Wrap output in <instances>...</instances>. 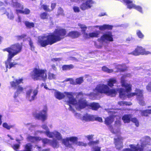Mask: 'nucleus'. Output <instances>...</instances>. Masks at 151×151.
Here are the masks:
<instances>
[{
	"label": "nucleus",
	"instance_id": "f257e3e1",
	"mask_svg": "<svg viewBox=\"0 0 151 151\" xmlns=\"http://www.w3.org/2000/svg\"><path fill=\"white\" fill-rule=\"evenodd\" d=\"M68 98V102L74 105V106L78 109H80L85 108L86 106L88 107L93 110H96L99 109L100 106L99 104L93 102L89 104L83 98V93L81 92L79 93L76 95V99H81L77 102L76 98L73 97V93H66Z\"/></svg>",
	"mask_w": 151,
	"mask_h": 151
},
{
	"label": "nucleus",
	"instance_id": "f03ea898",
	"mask_svg": "<svg viewBox=\"0 0 151 151\" xmlns=\"http://www.w3.org/2000/svg\"><path fill=\"white\" fill-rule=\"evenodd\" d=\"M66 31L64 29H56L54 32L48 36H40L38 37V43L44 47L60 40L64 37Z\"/></svg>",
	"mask_w": 151,
	"mask_h": 151
},
{
	"label": "nucleus",
	"instance_id": "7ed1b4c3",
	"mask_svg": "<svg viewBox=\"0 0 151 151\" xmlns=\"http://www.w3.org/2000/svg\"><path fill=\"white\" fill-rule=\"evenodd\" d=\"M130 76L131 74L130 73H127L123 75L121 78V83L122 86L124 87L126 90L122 88L116 89L117 91H119L120 97L122 99H125L127 96L128 98H130L136 95L135 92L129 93H128V92L131 90L132 86L131 85L126 83L125 79L126 77H129Z\"/></svg>",
	"mask_w": 151,
	"mask_h": 151
},
{
	"label": "nucleus",
	"instance_id": "20e7f679",
	"mask_svg": "<svg viewBox=\"0 0 151 151\" xmlns=\"http://www.w3.org/2000/svg\"><path fill=\"white\" fill-rule=\"evenodd\" d=\"M99 93H104L113 96L115 95L116 91L115 89H110L107 85L100 84L97 86L94 90L93 93H91L90 96H94Z\"/></svg>",
	"mask_w": 151,
	"mask_h": 151
},
{
	"label": "nucleus",
	"instance_id": "39448f33",
	"mask_svg": "<svg viewBox=\"0 0 151 151\" xmlns=\"http://www.w3.org/2000/svg\"><path fill=\"white\" fill-rule=\"evenodd\" d=\"M151 138L148 136H146L142 138L140 140L141 146L140 147L139 144H137L136 146L134 145H130V148H127L124 149L122 151H145V147L148 145L150 144Z\"/></svg>",
	"mask_w": 151,
	"mask_h": 151
},
{
	"label": "nucleus",
	"instance_id": "423d86ee",
	"mask_svg": "<svg viewBox=\"0 0 151 151\" xmlns=\"http://www.w3.org/2000/svg\"><path fill=\"white\" fill-rule=\"evenodd\" d=\"M21 45L18 43H17L12 45L8 47L3 49V51L4 52L6 51L9 53L8 59H10L19 53L21 51Z\"/></svg>",
	"mask_w": 151,
	"mask_h": 151
},
{
	"label": "nucleus",
	"instance_id": "0eeeda50",
	"mask_svg": "<svg viewBox=\"0 0 151 151\" xmlns=\"http://www.w3.org/2000/svg\"><path fill=\"white\" fill-rule=\"evenodd\" d=\"M47 70L40 69H35L32 74V78L35 80L39 79L45 80L47 77Z\"/></svg>",
	"mask_w": 151,
	"mask_h": 151
},
{
	"label": "nucleus",
	"instance_id": "6e6552de",
	"mask_svg": "<svg viewBox=\"0 0 151 151\" xmlns=\"http://www.w3.org/2000/svg\"><path fill=\"white\" fill-rule=\"evenodd\" d=\"M23 79L20 78L17 79L15 81L10 82V84L12 87L16 89V91L14 93V98L15 99L18 95L21 93L23 91L24 88L19 84L22 83Z\"/></svg>",
	"mask_w": 151,
	"mask_h": 151
},
{
	"label": "nucleus",
	"instance_id": "1a4fd4ad",
	"mask_svg": "<svg viewBox=\"0 0 151 151\" xmlns=\"http://www.w3.org/2000/svg\"><path fill=\"white\" fill-rule=\"evenodd\" d=\"M110 113V114L111 115H110L109 117H108L105 119V124L107 125H109V128L110 130L113 133L116 134L119 131V130L118 129V130H114L113 128V127L110 125L114 120V118L115 116H116V115H114L115 114V112L114 111V110L111 109L110 110L109 112Z\"/></svg>",
	"mask_w": 151,
	"mask_h": 151
},
{
	"label": "nucleus",
	"instance_id": "9d476101",
	"mask_svg": "<svg viewBox=\"0 0 151 151\" xmlns=\"http://www.w3.org/2000/svg\"><path fill=\"white\" fill-rule=\"evenodd\" d=\"M73 93V96L74 98H75L74 97V93L72 92H64V93H61L59 91H55V92L54 95L55 97L56 98L59 99H61L65 97V96H66V101L67 102L68 104L69 105V107L70 108V110L71 111H73V110L71 108V106H70V105L71 104L73 105L74 106V105L71 104H70L68 102V97L66 93Z\"/></svg>",
	"mask_w": 151,
	"mask_h": 151
},
{
	"label": "nucleus",
	"instance_id": "9b49d317",
	"mask_svg": "<svg viewBox=\"0 0 151 151\" xmlns=\"http://www.w3.org/2000/svg\"><path fill=\"white\" fill-rule=\"evenodd\" d=\"M38 92L37 89H33L30 88L28 90L26 93V98L30 101L35 99Z\"/></svg>",
	"mask_w": 151,
	"mask_h": 151
},
{
	"label": "nucleus",
	"instance_id": "f8f14e48",
	"mask_svg": "<svg viewBox=\"0 0 151 151\" xmlns=\"http://www.w3.org/2000/svg\"><path fill=\"white\" fill-rule=\"evenodd\" d=\"M137 99L139 104L142 106L145 105L143 96V91L139 89H136L135 91Z\"/></svg>",
	"mask_w": 151,
	"mask_h": 151
},
{
	"label": "nucleus",
	"instance_id": "ddd939ff",
	"mask_svg": "<svg viewBox=\"0 0 151 151\" xmlns=\"http://www.w3.org/2000/svg\"><path fill=\"white\" fill-rule=\"evenodd\" d=\"M47 107L44 106L43 109L40 113L36 114L35 116L36 118L44 121L47 118Z\"/></svg>",
	"mask_w": 151,
	"mask_h": 151
},
{
	"label": "nucleus",
	"instance_id": "4468645a",
	"mask_svg": "<svg viewBox=\"0 0 151 151\" xmlns=\"http://www.w3.org/2000/svg\"><path fill=\"white\" fill-rule=\"evenodd\" d=\"M113 36L111 32H107L104 34L100 38L98 39V41L100 43L106 42L107 41H113Z\"/></svg>",
	"mask_w": 151,
	"mask_h": 151
},
{
	"label": "nucleus",
	"instance_id": "2eb2a0df",
	"mask_svg": "<svg viewBox=\"0 0 151 151\" xmlns=\"http://www.w3.org/2000/svg\"><path fill=\"white\" fill-rule=\"evenodd\" d=\"M78 140V138L75 137H66L65 139L62 140V143L66 147L68 148L72 147V145L70 143L69 141L74 143L77 141Z\"/></svg>",
	"mask_w": 151,
	"mask_h": 151
},
{
	"label": "nucleus",
	"instance_id": "dca6fc26",
	"mask_svg": "<svg viewBox=\"0 0 151 151\" xmlns=\"http://www.w3.org/2000/svg\"><path fill=\"white\" fill-rule=\"evenodd\" d=\"M41 140H42V142L44 144H50L54 147L58 148L59 147V142L55 139L51 140L47 138H41Z\"/></svg>",
	"mask_w": 151,
	"mask_h": 151
},
{
	"label": "nucleus",
	"instance_id": "f3484780",
	"mask_svg": "<svg viewBox=\"0 0 151 151\" xmlns=\"http://www.w3.org/2000/svg\"><path fill=\"white\" fill-rule=\"evenodd\" d=\"M123 138L120 136L115 137L114 138V142L117 149L120 150L123 147Z\"/></svg>",
	"mask_w": 151,
	"mask_h": 151
},
{
	"label": "nucleus",
	"instance_id": "a211bd4d",
	"mask_svg": "<svg viewBox=\"0 0 151 151\" xmlns=\"http://www.w3.org/2000/svg\"><path fill=\"white\" fill-rule=\"evenodd\" d=\"M151 53V52H150L146 51L145 49L141 47H137L131 54L134 55H137L140 54L146 55L150 54Z\"/></svg>",
	"mask_w": 151,
	"mask_h": 151
},
{
	"label": "nucleus",
	"instance_id": "6ab92c4d",
	"mask_svg": "<svg viewBox=\"0 0 151 151\" xmlns=\"http://www.w3.org/2000/svg\"><path fill=\"white\" fill-rule=\"evenodd\" d=\"M124 2L127 3L128 4L127 7L128 8L131 9L134 8L139 12H142V8L139 6H136L133 4H131L132 2L131 0H123Z\"/></svg>",
	"mask_w": 151,
	"mask_h": 151
},
{
	"label": "nucleus",
	"instance_id": "aec40b11",
	"mask_svg": "<svg viewBox=\"0 0 151 151\" xmlns=\"http://www.w3.org/2000/svg\"><path fill=\"white\" fill-rule=\"evenodd\" d=\"M85 3H83L80 6V8L83 10H85L90 8L92 6L93 1L91 0H84Z\"/></svg>",
	"mask_w": 151,
	"mask_h": 151
},
{
	"label": "nucleus",
	"instance_id": "412c9836",
	"mask_svg": "<svg viewBox=\"0 0 151 151\" xmlns=\"http://www.w3.org/2000/svg\"><path fill=\"white\" fill-rule=\"evenodd\" d=\"M3 14H5L8 19L10 20H13L14 18V15L11 10L8 9L6 10L3 9Z\"/></svg>",
	"mask_w": 151,
	"mask_h": 151
},
{
	"label": "nucleus",
	"instance_id": "4be33fe9",
	"mask_svg": "<svg viewBox=\"0 0 151 151\" xmlns=\"http://www.w3.org/2000/svg\"><path fill=\"white\" fill-rule=\"evenodd\" d=\"M94 119V116H93L88 114H86L83 116L81 120L88 122L92 121Z\"/></svg>",
	"mask_w": 151,
	"mask_h": 151
},
{
	"label": "nucleus",
	"instance_id": "5701e85b",
	"mask_svg": "<svg viewBox=\"0 0 151 151\" xmlns=\"http://www.w3.org/2000/svg\"><path fill=\"white\" fill-rule=\"evenodd\" d=\"M12 58L10 59H8V58L7 60L5 62L6 66L7 68H10L12 67H14L17 64L15 62H11Z\"/></svg>",
	"mask_w": 151,
	"mask_h": 151
},
{
	"label": "nucleus",
	"instance_id": "b1692460",
	"mask_svg": "<svg viewBox=\"0 0 151 151\" xmlns=\"http://www.w3.org/2000/svg\"><path fill=\"white\" fill-rule=\"evenodd\" d=\"M81 35L80 32L77 31H73L68 34V36L72 38H76L79 37Z\"/></svg>",
	"mask_w": 151,
	"mask_h": 151
},
{
	"label": "nucleus",
	"instance_id": "393cba45",
	"mask_svg": "<svg viewBox=\"0 0 151 151\" xmlns=\"http://www.w3.org/2000/svg\"><path fill=\"white\" fill-rule=\"evenodd\" d=\"M37 132L40 133H44L47 137L50 138H52L54 137V131L51 132L50 131L49 129L44 132L42 131H38Z\"/></svg>",
	"mask_w": 151,
	"mask_h": 151
},
{
	"label": "nucleus",
	"instance_id": "a878e982",
	"mask_svg": "<svg viewBox=\"0 0 151 151\" xmlns=\"http://www.w3.org/2000/svg\"><path fill=\"white\" fill-rule=\"evenodd\" d=\"M107 85L110 87H112L114 86V84L117 83V81L115 78H111L107 81Z\"/></svg>",
	"mask_w": 151,
	"mask_h": 151
},
{
	"label": "nucleus",
	"instance_id": "bb28decb",
	"mask_svg": "<svg viewBox=\"0 0 151 151\" xmlns=\"http://www.w3.org/2000/svg\"><path fill=\"white\" fill-rule=\"evenodd\" d=\"M54 137L56 139V140L58 141V140H61L62 141V140L63 139L62 135L61 133L56 130L54 131Z\"/></svg>",
	"mask_w": 151,
	"mask_h": 151
},
{
	"label": "nucleus",
	"instance_id": "cd10ccee",
	"mask_svg": "<svg viewBox=\"0 0 151 151\" xmlns=\"http://www.w3.org/2000/svg\"><path fill=\"white\" fill-rule=\"evenodd\" d=\"M132 117L131 114H126L124 115L122 117V119L124 123H129L130 121V119Z\"/></svg>",
	"mask_w": 151,
	"mask_h": 151
},
{
	"label": "nucleus",
	"instance_id": "c85d7f7f",
	"mask_svg": "<svg viewBox=\"0 0 151 151\" xmlns=\"http://www.w3.org/2000/svg\"><path fill=\"white\" fill-rule=\"evenodd\" d=\"M27 139L30 141L34 142L35 141H38L41 140V138L40 137H35L29 135L27 137Z\"/></svg>",
	"mask_w": 151,
	"mask_h": 151
},
{
	"label": "nucleus",
	"instance_id": "c756f323",
	"mask_svg": "<svg viewBox=\"0 0 151 151\" xmlns=\"http://www.w3.org/2000/svg\"><path fill=\"white\" fill-rule=\"evenodd\" d=\"M12 4L14 6H15L18 9L22 10L23 8V6L21 4L17 2L16 0L15 1H14L13 0H12Z\"/></svg>",
	"mask_w": 151,
	"mask_h": 151
},
{
	"label": "nucleus",
	"instance_id": "7c9ffc66",
	"mask_svg": "<svg viewBox=\"0 0 151 151\" xmlns=\"http://www.w3.org/2000/svg\"><path fill=\"white\" fill-rule=\"evenodd\" d=\"M112 28V26L109 25H104L99 26V28L100 30H104L106 29H111Z\"/></svg>",
	"mask_w": 151,
	"mask_h": 151
},
{
	"label": "nucleus",
	"instance_id": "2f4dec72",
	"mask_svg": "<svg viewBox=\"0 0 151 151\" xmlns=\"http://www.w3.org/2000/svg\"><path fill=\"white\" fill-rule=\"evenodd\" d=\"M17 13H23L25 14H29L30 13V10L28 9H25L24 10H22L17 9Z\"/></svg>",
	"mask_w": 151,
	"mask_h": 151
},
{
	"label": "nucleus",
	"instance_id": "473e14b6",
	"mask_svg": "<svg viewBox=\"0 0 151 151\" xmlns=\"http://www.w3.org/2000/svg\"><path fill=\"white\" fill-rule=\"evenodd\" d=\"M141 114L142 116H147L148 114H151V109H147L140 111Z\"/></svg>",
	"mask_w": 151,
	"mask_h": 151
},
{
	"label": "nucleus",
	"instance_id": "72a5a7b5",
	"mask_svg": "<svg viewBox=\"0 0 151 151\" xmlns=\"http://www.w3.org/2000/svg\"><path fill=\"white\" fill-rule=\"evenodd\" d=\"M74 66L72 65H65L63 66L62 69L63 70H69L73 68Z\"/></svg>",
	"mask_w": 151,
	"mask_h": 151
},
{
	"label": "nucleus",
	"instance_id": "f704fd0d",
	"mask_svg": "<svg viewBox=\"0 0 151 151\" xmlns=\"http://www.w3.org/2000/svg\"><path fill=\"white\" fill-rule=\"evenodd\" d=\"M24 24L27 27L30 28L34 26V24L33 22H30L28 21H25Z\"/></svg>",
	"mask_w": 151,
	"mask_h": 151
},
{
	"label": "nucleus",
	"instance_id": "c9c22d12",
	"mask_svg": "<svg viewBox=\"0 0 151 151\" xmlns=\"http://www.w3.org/2000/svg\"><path fill=\"white\" fill-rule=\"evenodd\" d=\"M48 78L49 79H56V75L51 73H49L48 74Z\"/></svg>",
	"mask_w": 151,
	"mask_h": 151
},
{
	"label": "nucleus",
	"instance_id": "e433bc0d",
	"mask_svg": "<svg viewBox=\"0 0 151 151\" xmlns=\"http://www.w3.org/2000/svg\"><path fill=\"white\" fill-rule=\"evenodd\" d=\"M102 70L108 73H111L113 72V70L112 69H109L106 66H103L102 68Z\"/></svg>",
	"mask_w": 151,
	"mask_h": 151
},
{
	"label": "nucleus",
	"instance_id": "4c0bfd02",
	"mask_svg": "<svg viewBox=\"0 0 151 151\" xmlns=\"http://www.w3.org/2000/svg\"><path fill=\"white\" fill-rule=\"evenodd\" d=\"M99 34V33L98 32L90 33V38L93 37H98Z\"/></svg>",
	"mask_w": 151,
	"mask_h": 151
},
{
	"label": "nucleus",
	"instance_id": "58836bf2",
	"mask_svg": "<svg viewBox=\"0 0 151 151\" xmlns=\"http://www.w3.org/2000/svg\"><path fill=\"white\" fill-rule=\"evenodd\" d=\"M118 104L120 106H124V105H131V103L130 102H127L124 101H120L118 102Z\"/></svg>",
	"mask_w": 151,
	"mask_h": 151
},
{
	"label": "nucleus",
	"instance_id": "ea45409f",
	"mask_svg": "<svg viewBox=\"0 0 151 151\" xmlns=\"http://www.w3.org/2000/svg\"><path fill=\"white\" fill-rule=\"evenodd\" d=\"M76 84H80L81 83H82L83 81V77H80L78 78H77L76 79Z\"/></svg>",
	"mask_w": 151,
	"mask_h": 151
},
{
	"label": "nucleus",
	"instance_id": "a19ab883",
	"mask_svg": "<svg viewBox=\"0 0 151 151\" xmlns=\"http://www.w3.org/2000/svg\"><path fill=\"white\" fill-rule=\"evenodd\" d=\"M49 15L45 12L41 14L40 15V18L42 19H46L48 18Z\"/></svg>",
	"mask_w": 151,
	"mask_h": 151
},
{
	"label": "nucleus",
	"instance_id": "79ce46f5",
	"mask_svg": "<svg viewBox=\"0 0 151 151\" xmlns=\"http://www.w3.org/2000/svg\"><path fill=\"white\" fill-rule=\"evenodd\" d=\"M125 67V64H119L116 66V68L121 70H124L123 68Z\"/></svg>",
	"mask_w": 151,
	"mask_h": 151
},
{
	"label": "nucleus",
	"instance_id": "37998d69",
	"mask_svg": "<svg viewBox=\"0 0 151 151\" xmlns=\"http://www.w3.org/2000/svg\"><path fill=\"white\" fill-rule=\"evenodd\" d=\"M78 25L82 29V32H85L87 29V27L86 25L80 24H78Z\"/></svg>",
	"mask_w": 151,
	"mask_h": 151
},
{
	"label": "nucleus",
	"instance_id": "c03bdc74",
	"mask_svg": "<svg viewBox=\"0 0 151 151\" xmlns=\"http://www.w3.org/2000/svg\"><path fill=\"white\" fill-rule=\"evenodd\" d=\"M132 122L135 123V125L137 127H138L139 126V122L137 119L135 118H132L131 119Z\"/></svg>",
	"mask_w": 151,
	"mask_h": 151
},
{
	"label": "nucleus",
	"instance_id": "a18cd8bd",
	"mask_svg": "<svg viewBox=\"0 0 151 151\" xmlns=\"http://www.w3.org/2000/svg\"><path fill=\"white\" fill-rule=\"evenodd\" d=\"M41 7L45 11H47L48 12L51 11L50 9H49V8L48 6L47 5L43 4L42 6Z\"/></svg>",
	"mask_w": 151,
	"mask_h": 151
},
{
	"label": "nucleus",
	"instance_id": "49530a36",
	"mask_svg": "<svg viewBox=\"0 0 151 151\" xmlns=\"http://www.w3.org/2000/svg\"><path fill=\"white\" fill-rule=\"evenodd\" d=\"M3 127L8 129H10L11 128L14 127V125H9L6 123H4L3 125Z\"/></svg>",
	"mask_w": 151,
	"mask_h": 151
},
{
	"label": "nucleus",
	"instance_id": "de8ad7c7",
	"mask_svg": "<svg viewBox=\"0 0 151 151\" xmlns=\"http://www.w3.org/2000/svg\"><path fill=\"white\" fill-rule=\"evenodd\" d=\"M83 36L85 39H89L90 38V33L88 34L86 32H83Z\"/></svg>",
	"mask_w": 151,
	"mask_h": 151
},
{
	"label": "nucleus",
	"instance_id": "09e8293b",
	"mask_svg": "<svg viewBox=\"0 0 151 151\" xmlns=\"http://www.w3.org/2000/svg\"><path fill=\"white\" fill-rule=\"evenodd\" d=\"M58 15H61L63 16L64 15L63 10L61 7H60L58 8Z\"/></svg>",
	"mask_w": 151,
	"mask_h": 151
},
{
	"label": "nucleus",
	"instance_id": "8fccbe9b",
	"mask_svg": "<svg viewBox=\"0 0 151 151\" xmlns=\"http://www.w3.org/2000/svg\"><path fill=\"white\" fill-rule=\"evenodd\" d=\"M74 115L77 118L82 120L83 115H82L80 114L76 113H75Z\"/></svg>",
	"mask_w": 151,
	"mask_h": 151
},
{
	"label": "nucleus",
	"instance_id": "3c124183",
	"mask_svg": "<svg viewBox=\"0 0 151 151\" xmlns=\"http://www.w3.org/2000/svg\"><path fill=\"white\" fill-rule=\"evenodd\" d=\"M76 144L78 145L81 146H86L87 145L86 143H84L81 142H76Z\"/></svg>",
	"mask_w": 151,
	"mask_h": 151
},
{
	"label": "nucleus",
	"instance_id": "603ef678",
	"mask_svg": "<svg viewBox=\"0 0 151 151\" xmlns=\"http://www.w3.org/2000/svg\"><path fill=\"white\" fill-rule=\"evenodd\" d=\"M137 34L138 37L140 38H143L144 37L143 35L139 30H137Z\"/></svg>",
	"mask_w": 151,
	"mask_h": 151
},
{
	"label": "nucleus",
	"instance_id": "864d4df0",
	"mask_svg": "<svg viewBox=\"0 0 151 151\" xmlns=\"http://www.w3.org/2000/svg\"><path fill=\"white\" fill-rule=\"evenodd\" d=\"M24 125L29 128V129H30L31 128H34L35 126L32 125L30 123H24Z\"/></svg>",
	"mask_w": 151,
	"mask_h": 151
},
{
	"label": "nucleus",
	"instance_id": "5fc2aeb1",
	"mask_svg": "<svg viewBox=\"0 0 151 151\" xmlns=\"http://www.w3.org/2000/svg\"><path fill=\"white\" fill-rule=\"evenodd\" d=\"M121 125V122L119 120L116 121L115 122V126L117 128L119 127Z\"/></svg>",
	"mask_w": 151,
	"mask_h": 151
},
{
	"label": "nucleus",
	"instance_id": "6e6d98bb",
	"mask_svg": "<svg viewBox=\"0 0 151 151\" xmlns=\"http://www.w3.org/2000/svg\"><path fill=\"white\" fill-rule=\"evenodd\" d=\"M146 88L148 92H151V82L148 84Z\"/></svg>",
	"mask_w": 151,
	"mask_h": 151
},
{
	"label": "nucleus",
	"instance_id": "4d7b16f0",
	"mask_svg": "<svg viewBox=\"0 0 151 151\" xmlns=\"http://www.w3.org/2000/svg\"><path fill=\"white\" fill-rule=\"evenodd\" d=\"M13 149L17 150L19 148V144H15L12 146Z\"/></svg>",
	"mask_w": 151,
	"mask_h": 151
},
{
	"label": "nucleus",
	"instance_id": "13d9d810",
	"mask_svg": "<svg viewBox=\"0 0 151 151\" xmlns=\"http://www.w3.org/2000/svg\"><path fill=\"white\" fill-rule=\"evenodd\" d=\"M29 44L31 47V50L32 51L34 50V47L33 46L32 42L31 40L29 41Z\"/></svg>",
	"mask_w": 151,
	"mask_h": 151
},
{
	"label": "nucleus",
	"instance_id": "bf43d9fd",
	"mask_svg": "<svg viewBox=\"0 0 151 151\" xmlns=\"http://www.w3.org/2000/svg\"><path fill=\"white\" fill-rule=\"evenodd\" d=\"M73 9L75 12H78L80 11V9L78 7L75 6L73 8Z\"/></svg>",
	"mask_w": 151,
	"mask_h": 151
},
{
	"label": "nucleus",
	"instance_id": "052dcab7",
	"mask_svg": "<svg viewBox=\"0 0 151 151\" xmlns=\"http://www.w3.org/2000/svg\"><path fill=\"white\" fill-rule=\"evenodd\" d=\"M100 148L98 147H93L91 151H100Z\"/></svg>",
	"mask_w": 151,
	"mask_h": 151
},
{
	"label": "nucleus",
	"instance_id": "680f3d73",
	"mask_svg": "<svg viewBox=\"0 0 151 151\" xmlns=\"http://www.w3.org/2000/svg\"><path fill=\"white\" fill-rule=\"evenodd\" d=\"M95 119L96 120L99 121V122H102V119L101 118L99 117H94V119Z\"/></svg>",
	"mask_w": 151,
	"mask_h": 151
},
{
	"label": "nucleus",
	"instance_id": "e2e57ef3",
	"mask_svg": "<svg viewBox=\"0 0 151 151\" xmlns=\"http://www.w3.org/2000/svg\"><path fill=\"white\" fill-rule=\"evenodd\" d=\"M56 4L55 3H52L51 5V9H50L51 11H52L55 7Z\"/></svg>",
	"mask_w": 151,
	"mask_h": 151
},
{
	"label": "nucleus",
	"instance_id": "0e129e2a",
	"mask_svg": "<svg viewBox=\"0 0 151 151\" xmlns=\"http://www.w3.org/2000/svg\"><path fill=\"white\" fill-rule=\"evenodd\" d=\"M42 127L44 129L47 131V130H49L47 126L45 124L43 125L42 126Z\"/></svg>",
	"mask_w": 151,
	"mask_h": 151
},
{
	"label": "nucleus",
	"instance_id": "69168bd1",
	"mask_svg": "<svg viewBox=\"0 0 151 151\" xmlns=\"http://www.w3.org/2000/svg\"><path fill=\"white\" fill-rule=\"evenodd\" d=\"M70 83L71 84L74 85L76 84V81H75L72 78H70Z\"/></svg>",
	"mask_w": 151,
	"mask_h": 151
},
{
	"label": "nucleus",
	"instance_id": "338daca9",
	"mask_svg": "<svg viewBox=\"0 0 151 151\" xmlns=\"http://www.w3.org/2000/svg\"><path fill=\"white\" fill-rule=\"evenodd\" d=\"M86 138H87L88 140H90L93 137L92 135H88L86 136Z\"/></svg>",
	"mask_w": 151,
	"mask_h": 151
},
{
	"label": "nucleus",
	"instance_id": "774afa93",
	"mask_svg": "<svg viewBox=\"0 0 151 151\" xmlns=\"http://www.w3.org/2000/svg\"><path fill=\"white\" fill-rule=\"evenodd\" d=\"M61 59L60 58H53L52 59V61H59L61 60Z\"/></svg>",
	"mask_w": 151,
	"mask_h": 151
}]
</instances>
